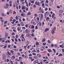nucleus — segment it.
Listing matches in <instances>:
<instances>
[{
	"label": "nucleus",
	"instance_id": "obj_1",
	"mask_svg": "<svg viewBox=\"0 0 64 64\" xmlns=\"http://www.w3.org/2000/svg\"><path fill=\"white\" fill-rule=\"evenodd\" d=\"M30 32V30L27 29H26L25 30V33H28Z\"/></svg>",
	"mask_w": 64,
	"mask_h": 64
},
{
	"label": "nucleus",
	"instance_id": "obj_2",
	"mask_svg": "<svg viewBox=\"0 0 64 64\" xmlns=\"http://www.w3.org/2000/svg\"><path fill=\"white\" fill-rule=\"evenodd\" d=\"M35 4L36 5H38V6H40V3L39 2H35Z\"/></svg>",
	"mask_w": 64,
	"mask_h": 64
},
{
	"label": "nucleus",
	"instance_id": "obj_3",
	"mask_svg": "<svg viewBox=\"0 0 64 64\" xmlns=\"http://www.w3.org/2000/svg\"><path fill=\"white\" fill-rule=\"evenodd\" d=\"M31 35L30 34H26V36H27V37H31Z\"/></svg>",
	"mask_w": 64,
	"mask_h": 64
},
{
	"label": "nucleus",
	"instance_id": "obj_4",
	"mask_svg": "<svg viewBox=\"0 0 64 64\" xmlns=\"http://www.w3.org/2000/svg\"><path fill=\"white\" fill-rule=\"evenodd\" d=\"M36 50L38 53H39L40 52V50H39V48H36Z\"/></svg>",
	"mask_w": 64,
	"mask_h": 64
},
{
	"label": "nucleus",
	"instance_id": "obj_5",
	"mask_svg": "<svg viewBox=\"0 0 64 64\" xmlns=\"http://www.w3.org/2000/svg\"><path fill=\"white\" fill-rule=\"evenodd\" d=\"M40 13H42V14H43L44 13V10L43 9H41L40 11Z\"/></svg>",
	"mask_w": 64,
	"mask_h": 64
},
{
	"label": "nucleus",
	"instance_id": "obj_6",
	"mask_svg": "<svg viewBox=\"0 0 64 64\" xmlns=\"http://www.w3.org/2000/svg\"><path fill=\"white\" fill-rule=\"evenodd\" d=\"M15 58V57L14 56H12L11 57L12 60H14V59Z\"/></svg>",
	"mask_w": 64,
	"mask_h": 64
},
{
	"label": "nucleus",
	"instance_id": "obj_7",
	"mask_svg": "<svg viewBox=\"0 0 64 64\" xmlns=\"http://www.w3.org/2000/svg\"><path fill=\"white\" fill-rule=\"evenodd\" d=\"M59 13H63V11L62 10H60L59 11Z\"/></svg>",
	"mask_w": 64,
	"mask_h": 64
},
{
	"label": "nucleus",
	"instance_id": "obj_8",
	"mask_svg": "<svg viewBox=\"0 0 64 64\" xmlns=\"http://www.w3.org/2000/svg\"><path fill=\"white\" fill-rule=\"evenodd\" d=\"M12 10H9V12L10 13V14H12Z\"/></svg>",
	"mask_w": 64,
	"mask_h": 64
},
{
	"label": "nucleus",
	"instance_id": "obj_9",
	"mask_svg": "<svg viewBox=\"0 0 64 64\" xmlns=\"http://www.w3.org/2000/svg\"><path fill=\"white\" fill-rule=\"evenodd\" d=\"M37 56L38 57H39V58H40V57H41V55L39 54H37Z\"/></svg>",
	"mask_w": 64,
	"mask_h": 64
},
{
	"label": "nucleus",
	"instance_id": "obj_10",
	"mask_svg": "<svg viewBox=\"0 0 64 64\" xmlns=\"http://www.w3.org/2000/svg\"><path fill=\"white\" fill-rule=\"evenodd\" d=\"M37 24H39V25L40 26H41V25H42L41 23V22L40 23V21H38L37 22Z\"/></svg>",
	"mask_w": 64,
	"mask_h": 64
},
{
	"label": "nucleus",
	"instance_id": "obj_11",
	"mask_svg": "<svg viewBox=\"0 0 64 64\" xmlns=\"http://www.w3.org/2000/svg\"><path fill=\"white\" fill-rule=\"evenodd\" d=\"M46 20L47 21H49V20H50V18L48 17H47V18H46Z\"/></svg>",
	"mask_w": 64,
	"mask_h": 64
},
{
	"label": "nucleus",
	"instance_id": "obj_12",
	"mask_svg": "<svg viewBox=\"0 0 64 64\" xmlns=\"http://www.w3.org/2000/svg\"><path fill=\"white\" fill-rule=\"evenodd\" d=\"M49 31V29L48 28H46L44 30V31L46 32L47 31Z\"/></svg>",
	"mask_w": 64,
	"mask_h": 64
},
{
	"label": "nucleus",
	"instance_id": "obj_13",
	"mask_svg": "<svg viewBox=\"0 0 64 64\" xmlns=\"http://www.w3.org/2000/svg\"><path fill=\"white\" fill-rule=\"evenodd\" d=\"M18 31H19L20 30H21V27H18Z\"/></svg>",
	"mask_w": 64,
	"mask_h": 64
},
{
	"label": "nucleus",
	"instance_id": "obj_14",
	"mask_svg": "<svg viewBox=\"0 0 64 64\" xmlns=\"http://www.w3.org/2000/svg\"><path fill=\"white\" fill-rule=\"evenodd\" d=\"M7 53L10 56H11V53H10L9 51L7 52Z\"/></svg>",
	"mask_w": 64,
	"mask_h": 64
},
{
	"label": "nucleus",
	"instance_id": "obj_15",
	"mask_svg": "<svg viewBox=\"0 0 64 64\" xmlns=\"http://www.w3.org/2000/svg\"><path fill=\"white\" fill-rule=\"evenodd\" d=\"M52 34H54L55 33V31H54V30H52Z\"/></svg>",
	"mask_w": 64,
	"mask_h": 64
},
{
	"label": "nucleus",
	"instance_id": "obj_16",
	"mask_svg": "<svg viewBox=\"0 0 64 64\" xmlns=\"http://www.w3.org/2000/svg\"><path fill=\"white\" fill-rule=\"evenodd\" d=\"M13 17H10V21H12V20H13Z\"/></svg>",
	"mask_w": 64,
	"mask_h": 64
},
{
	"label": "nucleus",
	"instance_id": "obj_17",
	"mask_svg": "<svg viewBox=\"0 0 64 64\" xmlns=\"http://www.w3.org/2000/svg\"><path fill=\"white\" fill-rule=\"evenodd\" d=\"M20 24L22 26H24V24H23V22H20Z\"/></svg>",
	"mask_w": 64,
	"mask_h": 64
},
{
	"label": "nucleus",
	"instance_id": "obj_18",
	"mask_svg": "<svg viewBox=\"0 0 64 64\" xmlns=\"http://www.w3.org/2000/svg\"><path fill=\"white\" fill-rule=\"evenodd\" d=\"M46 40V39H45V38H44L42 39V42H45V41Z\"/></svg>",
	"mask_w": 64,
	"mask_h": 64
},
{
	"label": "nucleus",
	"instance_id": "obj_19",
	"mask_svg": "<svg viewBox=\"0 0 64 64\" xmlns=\"http://www.w3.org/2000/svg\"><path fill=\"white\" fill-rule=\"evenodd\" d=\"M25 27L26 28H28L29 27V24H26L25 25Z\"/></svg>",
	"mask_w": 64,
	"mask_h": 64
},
{
	"label": "nucleus",
	"instance_id": "obj_20",
	"mask_svg": "<svg viewBox=\"0 0 64 64\" xmlns=\"http://www.w3.org/2000/svg\"><path fill=\"white\" fill-rule=\"evenodd\" d=\"M36 60H35L34 61V64H36V63H38V62H36Z\"/></svg>",
	"mask_w": 64,
	"mask_h": 64
},
{
	"label": "nucleus",
	"instance_id": "obj_21",
	"mask_svg": "<svg viewBox=\"0 0 64 64\" xmlns=\"http://www.w3.org/2000/svg\"><path fill=\"white\" fill-rule=\"evenodd\" d=\"M28 58V56L27 55H26L24 57V58Z\"/></svg>",
	"mask_w": 64,
	"mask_h": 64
},
{
	"label": "nucleus",
	"instance_id": "obj_22",
	"mask_svg": "<svg viewBox=\"0 0 64 64\" xmlns=\"http://www.w3.org/2000/svg\"><path fill=\"white\" fill-rule=\"evenodd\" d=\"M54 16H55V14L54 13L52 16V18H54Z\"/></svg>",
	"mask_w": 64,
	"mask_h": 64
},
{
	"label": "nucleus",
	"instance_id": "obj_23",
	"mask_svg": "<svg viewBox=\"0 0 64 64\" xmlns=\"http://www.w3.org/2000/svg\"><path fill=\"white\" fill-rule=\"evenodd\" d=\"M34 59H37L38 58V57L36 56H34Z\"/></svg>",
	"mask_w": 64,
	"mask_h": 64
},
{
	"label": "nucleus",
	"instance_id": "obj_24",
	"mask_svg": "<svg viewBox=\"0 0 64 64\" xmlns=\"http://www.w3.org/2000/svg\"><path fill=\"white\" fill-rule=\"evenodd\" d=\"M35 28V26L34 25H32L31 27L32 29H34Z\"/></svg>",
	"mask_w": 64,
	"mask_h": 64
},
{
	"label": "nucleus",
	"instance_id": "obj_25",
	"mask_svg": "<svg viewBox=\"0 0 64 64\" xmlns=\"http://www.w3.org/2000/svg\"><path fill=\"white\" fill-rule=\"evenodd\" d=\"M63 55L61 54H60L58 56V57H60V56H62Z\"/></svg>",
	"mask_w": 64,
	"mask_h": 64
},
{
	"label": "nucleus",
	"instance_id": "obj_26",
	"mask_svg": "<svg viewBox=\"0 0 64 64\" xmlns=\"http://www.w3.org/2000/svg\"><path fill=\"white\" fill-rule=\"evenodd\" d=\"M56 27H54L53 29V30L54 31H55L56 30Z\"/></svg>",
	"mask_w": 64,
	"mask_h": 64
},
{
	"label": "nucleus",
	"instance_id": "obj_27",
	"mask_svg": "<svg viewBox=\"0 0 64 64\" xmlns=\"http://www.w3.org/2000/svg\"><path fill=\"white\" fill-rule=\"evenodd\" d=\"M3 58L4 59H6V56H3Z\"/></svg>",
	"mask_w": 64,
	"mask_h": 64
},
{
	"label": "nucleus",
	"instance_id": "obj_28",
	"mask_svg": "<svg viewBox=\"0 0 64 64\" xmlns=\"http://www.w3.org/2000/svg\"><path fill=\"white\" fill-rule=\"evenodd\" d=\"M31 24H35V22H34L33 21H31L30 22Z\"/></svg>",
	"mask_w": 64,
	"mask_h": 64
},
{
	"label": "nucleus",
	"instance_id": "obj_29",
	"mask_svg": "<svg viewBox=\"0 0 64 64\" xmlns=\"http://www.w3.org/2000/svg\"><path fill=\"white\" fill-rule=\"evenodd\" d=\"M22 10H24V9H25V7L23 6L22 8Z\"/></svg>",
	"mask_w": 64,
	"mask_h": 64
},
{
	"label": "nucleus",
	"instance_id": "obj_30",
	"mask_svg": "<svg viewBox=\"0 0 64 64\" xmlns=\"http://www.w3.org/2000/svg\"><path fill=\"white\" fill-rule=\"evenodd\" d=\"M14 50L15 51H18V48H16V49H14Z\"/></svg>",
	"mask_w": 64,
	"mask_h": 64
},
{
	"label": "nucleus",
	"instance_id": "obj_31",
	"mask_svg": "<svg viewBox=\"0 0 64 64\" xmlns=\"http://www.w3.org/2000/svg\"><path fill=\"white\" fill-rule=\"evenodd\" d=\"M45 5L47 7L48 6V4H47V3H45Z\"/></svg>",
	"mask_w": 64,
	"mask_h": 64
},
{
	"label": "nucleus",
	"instance_id": "obj_32",
	"mask_svg": "<svg viewBox=\"0 0 64 64\" xmlns=\"http://www.w3.org/2000/svg\"><path fill=\"white\" fill-rule=\"evenodd\" d=\"M44 0H42L41 2L40 3L42 4V3H44Z\"/></svg>",
	"mask_w": 64,
	"mask_h": 64
},
{
	"label": "nucleus",
	"instance_id": "obj_33",
	"mask_svg": "<svg viewBox=\"0 0 64 64\" xmlns=\"http://www.w3.org/2000/svg\"><path fill=\"white\" fill-rule=\"evenodd\" d=\"M36 50H32V52H34V53H35V52H36Z\"/></svg>",
	"mask_w": 64,
	"mask_h": 64
},
{
	"label": "nucleus",
	"instance_id": "obj_34",
	"mask_svg": "<svg viewBox=\"0 0 64 64\" xmlns=\"http://www.w3.org/2000/svg\"><path fill=\"white\" fill-rule=\"evenodd\" d=\"M60 47H61L62 48H63V45H61L60 46Z\"/></svg>",
	"mask_w": 64,
	"mask_h": 64
},
{
	"label": "nucleus",
	"instance_id": "obj_35",
	"mask_svg": "<svg viewBox=\"0 0 64 64\" xmlns=\"http://www.w3.org/2000/svg\"><path fill=\"white\" fill-rule=\"evenodd\" d=\"M34 31H35V30L34 29H33L32 30V33H34Z\"/></svg>",
	"mask_w": 64,
	"mask_h": 64
},
{
	"label": "nucleus",
	"instance_id": "obj_36",
	"mask_svg": "<svg viewBox=\"0 0 64 64\" xmlns=\"http://www.w3.org/2000/svg\"><path fill=\"white\" fill-rule=\"evenodd\" d=\"M48 51L50 53V52H51V50L50 49H49L48 50Z\"/></svg>",
	"mask_w": 64,
	"mask_h": 64
},
{
	"label": "nucleus",
	"instance_id": "obj_37",
	"mask_svg": "<svg viewBox=\"0 0 64 64\" xmlns=\"http://www.w3.org/2000/svg\"><path fill=\"white\" fill-rule=\"evenodd\" d=\"M48 43H50L51 42V41H50V40H48Z\"/></svg>",
	"mask_w": 64,
	"mask_h": 64
},
{
	"label": "nucleus",
	"instance_id": "obj_38",
	"mask_svg": "<svg viewBox=\"0 0 64 64\" xmlns=\"http://www.w3.org/2000/svg\"><path fill=\"white\" fill-rule=\"evenodd\" d=\"M4 8L5 9H7V8H8V7H7L6 6H5L4 7Z\"/></svg>",
	"mask_w": 64,
	"mask_h": 64
},
{
	"label": "nucleus",
	"instance_id": "obj_39",
	"mask_svg": "<svg viewBox=\"0 0 64 64\" xmlns=\"http://www.w3.org/2000/svg\"><path fill=\"white\" fill-rule=\"evenodd\" d=\"M2 16H4H4H5V15H4V13H2Z\"/></svg>",
	"mask_w": 64,
	"mask_h": 64
},
{
	"label": "nucleus",
	"instance_id": "obj_40",
	"mask_svg": "<svg viewBox=\"0 0 64 64\" xmlns=\"http://www.w3.org/2000/svg\"><path fill=\"white\" fill-rule=\"evenodd\" d=\"M21 36H22V38H23V39H24V35L22 34Z\"/></svg>",
	"mask_w": 64,
	"mask_h": 64
},
{
	"label": "nucleus",
	"instance_id": "obj_41",
	"mask_svg": "<svg viewBox=\"0 0 64 64\" xmlns=\"http://www.w3.org/2000/svg\"><path fill=\"white\" fill-rule=\"evenodd\" d=\"M42 15H41V18H43V14H41Z\"/></svg>",
	"mask_w": 64,
	"mask_h": 64
},
{
	"label": "nucleus",
	"instance_id": "obj_42",
	"mask_svg": "<svg viewBox=\"0 0 64 64\" xmlns=\"http://www.w3.org/2000/svg\"><path fill=\"white\" fill-rule=\"evenodd\" d=\"M29 41H28L26 42V44H29Z\"/></svg>",
	"mask_w": 64,
	"mask_h": 64
},
{
	"label": "nucleus",
	"instance_id": "obj_43",
	"mask_svg": "<svg viewBox=\"0 0 64 64\" xmlns=\"http://www.w3.org/2000/svg\"><path fill=\"white\" fill-rule=\"evenodd\" d=\"M52 50L54 51V52H56V50H55V49H54V48H53V49H52Z\"/></svg>",
	"mask_w": 64,
	"mask_h": 64
},
{
	"label": "nucleus",
	"instance_id": "obj_44",
	"mask_svg": "<svg viewBox=\"0 0 64 64\" xmlns=\"http://www.w3.org/2000/svg\"><path fill=\"white\" fill-rule=\"evenodd\" d=\"M19 59H20V60H21V59H22V58L21 57H19Z\"/></svg>",
	"mask_w": 64,
	"mask_h": 64
},
{
	"label": "nucleus",
	"instance_id": "obj_45",
	"mask_svg": "<svg viewBox=\"0 0 64 64\" xmlns=\"http://www.w3.org/2000/svg\"><path fill=\"white\" fill-rule=\"evenodd\" d=\"M31 13L30 12H28V13L27 14V15H31Z\"/></svg>",
	"mask_w": 64,
	"mask_h": 64
},
{
	"label": "nucleus",
	"instance_id": "obj_46",
	"mask_svg": "<svg viewBox=\"0 0 64 64\" xmlns=\"http://www.w3.org/2000/svg\"><path fill=\"white\" fill-rule=\"evenodd\" d=\"M6 6L8 8V7H9V4H6Z\"/></svg>",
	"mask_w": 64,
	"mask_h": 64
},
{
	"label": "nucleus",
	"instance_id": "obj_47",
	"mask_svg": "<svg viewBox=\"0 0 64 64\" xmlns=\"http://www.w3.org/2000/svg\"><path fill=\"white\" fill-rule=\"evenodd\" d=\"M37 20H38V21H39V18L38 17H37Z\"/></svg>",
	"mask_w": 64,
	"mask_h": 64
},
{
	"label": "nucleus",
	"instance_id": "obj_48",
	"mask_svg": "<svg viewBox=\"0 0 64 64\" xmlns=\"http://www.w3.org/2000/svg\"><path fill=\"white\" fill-rule=\"evenodd\" d=\"M31 2H29V3H28V6H30V5H31Z\"/></svg>",
	"mask_w": 64,
	"mask_h": 64
},
{
	"label": "nucleus",
	"instance_id": "obj_49",
	"mask_svg": "<svg viewBox=\"0 0 64 64\" xmlns=\"http://www.w3.org/2000/svg\"><path fill=\"white\" fill-rule=\"evenodd\" d=\"M4 40H5V38H2L1 39V41H3Z\"/></svg>",
	"mask_w": 64,
	"mask_h": 64
},
{
	"label": "nucleus",
	"instance_id": "obj_50",
	"mask_svg": "<svg viewBox=\"0 0 64 64\" xmlns=\"http://www.w3.org/2000/svg\"><path fill=\"white\" fill-rule=\"evenodd\" d=\"M32 37H34V33L32 34Z\"/></svg>",
	"mask_w": 64,
	"mask_h": 64
},
{
	"label": "nucleus",
	"instance_id": "obj_51",
	"mask_svg": "<svg viewBox=\"0 0 64 64\" xmlns=\"http://www.w3.org/2000/svg\"><path fill=\"white\" fill-rule=\"evenodd\" d=\"M16 14V12L15 11H14L13 12V14Z\"/></svg>",
	"mask_w": 64,
	"mask_h": 64
},
{
	"label": "nucleus",
	"instance_id": "obj_52",
	"mask_svg": "<svg viewBox=\"0 0 64 64\" xmlns=\"http://www.w3.org/2000/svg\"><path fill=\"white\" fill-rule=\"evenodd\" d=\"M34 16L35 17H37V14H34Z\"/></svg>",
	"mask_w": 64,
	"mask_h": 64
},
{
	"label": "nucleus",
	"instance_id": "obj_53",
	"mask_svg": "<svg viewBox=\"0 0 64 64\" xmlns=\"http://www.w3.org/2000/svg\"><path fill=\"white\" fill-rule=\"evenodd\" d=\"M25 0H20L21 2H24V1Z\"/></svg>",
	"mask_w": 64,
	"mask_h": 64
},
{
	"label": "nucleus",
	"instance_id": "obj_54",
	"mask_svg": "<svg viewBox=\"0 0 64 64\" xmlns=\"http://www.w3.org/2000/svg\"><path fill=\"white\" fill-rule=\"evenodd\" d=\"M18 16H17L16 17V20H18Z\"/></svg>",
	"mask_w": 64,
	"mask_h": 64
},
{
	"label": "nucleus",
	"instance_id": "obj_55",
	"mask_svg": "<svg viewBox=\"0 0 64 64\" xmlns=\"http://www.w3.org/2000/svg\"><path fill=\"white\" fill-rule=\"evenodd\" d=\"M18 18L19 19H21V17L19 16H18Z\"/></svg>",
	"mask_w": 64,
	"mask_h": 64
},
{
	"label": "nucleus",
	"instance_id": "obj_56",
	"mask_svg": "<svg viewBox=\"0 0 64 64\" xmlns=\"http://www.w3.org/2000/svg\"><path fill=\"white\" fill-rule=\"evenodd\" d=\"M10 52L12 53H14V51L12 50H11L10 51Z\"/></svg>",
	"mask_w": 64,
	"mask_h": 64
},
{
	"label": "nucleus",
	"instance_id": "obj_57",
	"mask_svg": "<svg viewBox=\"0 0 64 64\" xmlns=\"http://www.w3.org/2000/svg\"><path fill=\"white\" fill-rule=\"evenodd\" d=\"M36 45L37 46L38 45H39V43H38V42H37L36 43Z\"/></svg>",
	"mask_w": 64,
	"mask_h": 64
},
{
	"label": "nucleus",
	"instance_id": "obj_58",
	"mask_svg": "<svg viewBox=\"0 0 64 64\" xmlns=\"http://www.w3.org/2000/svg\"><path fill=\"white\" fill-rule=\"evenodd\" d=\"M42 48H43V49H45V48L44 46H42Z\"/></svg>",
	"mask_w": 64,
	"mask_h": 64
},
{
	"label": "nucleus",
	"instance_id": "obj_59",
	"mask_svg": "<svg viewBox=\"0 0 64 64\" xmlns=\"http://www.w3.org/2000/svg\"><path fill=\"white\" fill-rule=\"evenodd\" d=\"M6 48H7V46H4V49H6Z\"/></svg>",
	"mask_w": 64,
	"mask_h": 64
},
{
	"label": "nucleus",
	"instance_id": "obj_60",
	"mask_svg": "<svg viewBox=\"0 0 64 64\" xmlns=\"http://www.w3.org/2000/svg\"><path fill=\"white\" fill-rule=\"evenodd\" d=\"M34 8H36V6L35 5H34L33 6Z\"/></svg>",
	"mask_w": 64,
	"mask_h": 64
},
{
	"label": "nucleus",
	"instance_id": "obj_61",
	"mask_svg": "<svg viewBox=\"0 0 64 64\" xmlns=\"http://www.w3.org/2000/svg\"><path fill=\"white\" fill-rule=\"evenodd\" d=\"M47 10H48V8H46L45 9V11H47Z\"/></svg>",
	"mask_w": 64,
	"mask_h": 64
},
{
	"label": "nucleus",
	"instance_id": "obj_62",
	"mask_svg": "<svg viewBox=\"0 0 64 64\" xmlns=\"http://www.w3.org/2000/svg\"><path fill=\"white\" fill-rule=\"evenodd\" d=\"M16 21V20L15 19H14L12 21L13 22H15V21Z\"/></svg>",
	"mask_w": 64,
	"mask_h": 64
},
{
	"label": "nucleus",
	"instance_id": "obj_63",
	"mask_svg": "<svg viewBox=\"0 0 64 64\" xmlns=\"http://www.w3.org/2000/svg\"><path fill=\"white\" fill-rule=\"evenodd\" d=\"M10 47H11V45H10V44L8 45V48H10Z\"/></svg>",
	"mask_w": 64,
	"mask_h": 64
},
{
	"label": "nucleus",
	"instance_id": "obj_64",
	"mask_svg": "<svg viewBox=\"0 0 64 64\" xmlns=\"http://www.w3.org/2000/svg\"><path fill=\"white\" fill-rule=\"evenodd\" d=\"M36 29H38V26H36L35 27Z\"/></svg>",
	"mask_w": 64,
	"mask_h": 64
}]
</instances>
